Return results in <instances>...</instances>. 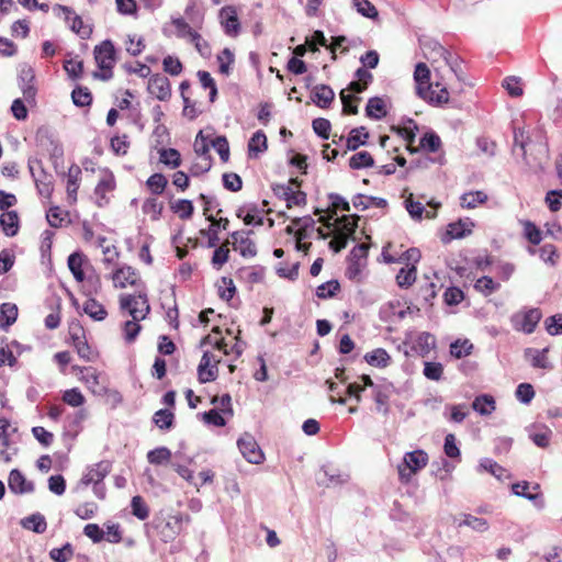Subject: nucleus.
I'll use <instances>...</instances> for the list:
<instances>
[{
    "mask_svg": "<svg viewBox=\"0 0 562 562\" xmlns=\"http://www.w3.org/2000/svg\"><path fill=\"white\" fill-rule=\"evenodd\" d=\"M116 190V179L114 173L109 168L100 169L99 181L94 188V195L97 198V205L103 207L110 202V194Z\"/></svg>",
    "mask_w": 562,
    "mask_h": 562,
    "instance_id": "6e6552de",
    "label": "nucleus"
},
{
    "mask_svg": "<svg viewBox=\"0 0 562 562\" xmlns=\"http://www.w3.org/2000/svg\"><path fill=\"white\" fill-rule=\"evenodd\" d=\"M374 159L369 151H360L352 155L349 159V167L351 169H362L373 167Z\"/></svg>",
    "mask_w": 562,
    "mask_h": 562,
    "instance_id": "3c124183",
    "label": "nucleus"
},
{
    "mask_svg": "<svg viewBox=\"0 0 562 562\" xmlns=\"http://www.w3.org/2000/svg\"><path fill=\"white\" fill-rule=\"evenodd\" d=\"M119 306L122 312H127L135 321H144L150 313L146 289L138 290L133 294H121L119 296Z\"/></svg>",
    "mask_w": 562,
    "mask_h": 562,
    "instance_id": "20e7f679",
    "label": "nucleus"
},
{
    "mask_svg": "<svg viewBox=\"0 0 562 562\" xmlns=\"http://www.w3.org/2000/svg\"><path fill=\"white\" fill-rule=\"evenodd\" d=\"M35 142L36 146L43 151H49L54 146V139L50 130L46 126L38 127L35 133Z\"/></svg>",
    "mask_w": 562,
    "mask_h": 562,
    "instance_id": "de8ad7c7",
    "label": "nucleus"
},
{
    "mask_svg": "<svg viewBox=\"0 0 562 562\" xmlns=\"http://www.w3.org/2000/svg\"><path fill=\"white\" fill-rule=\"evenodd\" d=\"M71 100L75 105L83 108L92 103V93L87 87L77 86L71 92Z\"/></svg>",
    "mask_w": 562,
    "mask_h": 562,
    "instance_id": "a18cd8bd",
    "label": "nucleus"
},
{
    "mask_svg": "<svg viewBox=\"0 0 562 562\" xmlns=\"http://www.w3.org/2000/svg\"><path fill=\"white\" fill-rule=\"evenodd\" d=\"M339 95L342 103V113L346 115L358 114V103L361 101V98L347 93L346 90H341Z\"/></svg>",
    "mask_w": 562,
    "mask_h": 562,
    "instance_id": "49530a36",
    "label": "nucleus"
},
{
    "mask_svg": "<svg viewBox=\"0 0 562 562\" xmlns=\"http://www.w3.org/2000/svg\"><path fill=\"white\" fill-rule=\"evenodd\" d=\"M33 80H34V75H33L31 69H29L26 71H23V75H22V81H23L22 91H23L24 99L27 102L34 101V99H35L36 89H35V87L33 85Z\"/></svg>",
    "mask_w": 562,
    "mask_h": 562,
    "instance_id": "13d9d810",
    "label": "nucleus"
},
{
    "mask_svg": "<svg viewBox=\"0 0 562 562\" xmlns=\"http://www.w3.org/2000/svg\"><path fill=\"white\" fill-rule=\"evenodd\" d=\"M111 470L112 462L110 460H101L87 469L81 482L85 485L99 484L106 477Z\"/></svg>",
    "mask_w": 562,
    "mask_h": 562,
    "instance_id": "a211bd4d",
    "label": "nucleus"
},
{
    "mask_svg": "<svg viewBox=\"0 0 562 562\" xmlns=\"http://www.w3.org/2000/svg\"><path fill=\"white\" fill-rule=\"evenodd\" d=\"M441 147V139L440 137L434 133L428 132L426 133L420 139H419V148L428 151V153H436Z\"/></svg>",
    "mask_w": 562,
    "mask_h": 562,
    "instance_id": "5fc2aeb1",
    "label": "nucleus"
},
{
    "mask_svg": "<svg viewBox=\"0 0 562 562\" xmlns=\"http://www.w3.org/2000/svg\"><path fill=\"white\" fill-rule=\"evenodd\" d=\"M488 196L483 191H470L460 196V205L462 209H475L487 201Z\"/></svg>",
    "mask_w": 562,
    "mask_h": 562,
    "instance_id": "2f4dec72",
    "label": "nucleus"
},
{
    "mask_svg": "<svg viewBox=\"0 0 562 562\" xmlns=\"http://www.w3.org/2000/svg\"><path fill=\"white\" fill-rule=\"evenodd\" d=\"M109 279L112 281L113 288L117 290L132 288L137 292L146 289L139 271L126 263L115 265L109 274Z\"/></svg>",
    "mask_w": 562,
    "mask_h": 562,
    "instance_id": "39448f33",
    "label": "nucleus"
},
{
    "mask_svg": "<svg viewBox=\"0 0 562 562\" xmlns=\"http://www.w3.org/2000/svg\"><path fill=\"white\" fill-rule=\"evenodd\" d=\"M548 351V348L542 350L528 348L525 351V357L530 361L533 368L547 369L549 368V361L547 357Z\"/></svg>",
    "mask_w": 562,
    "mask_h": 562,
    "instance_id": "c9c22d12",
    "label": "nucleus"
},
{
    "mask_svg": "<svg viewBox=\"0 0 562 562\" xmlns=\"http://www.w3.org/2000/svg\"><path fill=\"white\" fill-rule=\"evenodd\" d=\"M473 227L474 222L470 217L452 222L447 225L446 233L441 236V241L448 244L452 239L463 238L472 233Z\"/></svg>",
    "mask_w": 562,
    "mask_h": 562,
    "instance_id": "ddd939ff",
    "label": "nucleus"
},
{
    "mask_svg": "<svg viewBox=\"0 0 562 562\" xmlns=\"http://www.w3.org/2000/svg\"><path fill=\"white\" fill-rule=\"evenodd\" d=\"M532 137L528 134L525 128L516 127L514 130V144L521 149L522 158L527 164H531L528 158L527 147H530V150H536L540 155H547L548 153V143L544 136V133L541 128H536L532 132Z\"/></svg>",
    "mask_w": 562,
    "mask_h": 562,
    "instance_id": "7ed1b4c3",
    "label": "nucleus"
},
{
    "mask_svg": "<svg viewBox=\"0 0 562 562\" xmlns=\"http://www.w3.org/2000/svg\"><path fill=\"white\" fill-rule=\"evenodd\" d=\"M159 161L175 169L181 165V155L175 148H162L159 150Z\"/></svg>",
    "mask_w": 562,
    "mask_h": 562,
    "instance_id": "8fccbe9b",
    "label": "nucleus"
},
{
    "mask_svg": "<svg viewBox=\"0 0 562 562\" xmlns=\"http://www.w3.org/2000/svg\"><path fill=\"white\" fill-rule=\"evenodd\" d=\"M48 224L54 228H60L71 223L70 214L68 211L59 206H50L46 213Z\"/></svg>",
    "mask_w": 562,
    "mask_h": 562,
    "instance_id": "393cba45",
    "label": "nucleus"
},
{
    "mask_svg": "<svg viewBox=\"0 0 562 562\" xmlns=\"http://www.w3.org/2000/svg\"><path fill=\"white\" fill-rule=\"evenodd\" d=\"M374 403L376 405V411L382 413L383 415H387L390 407V392L386 387L375 386L373 393Z\"/></svg>",
    "mask_w": 562,
    "mask_h": 562,
    "instance_id": "c03bdc74",
    "label": "nucleus"
},
{
    "mask_svg": "<svg viewBox=\"0 0 562 562\" xmlns=\"http://www.w3.org/2000/svg\"><path fill=\"white\" fill-rule=\"evenodd\" d=\"M81 181V169L78 165H71L67 172V200L70 205L77 202V193Z\"/></svg>",
    "mask_w": 562,
    "mask_h": 562,
    "instance_id": "412c9836",
    "label": "nucleus"
},
{
    "mask_svg": "<svg viewBox=\"0 0 562 562\" xmlns=\"http://www.w3.org/2000/svg\"><path fill=\"white\" fill-rule=\"evenodd\" d=\"M542 317L539 308L532 307L515 313L512 318V326L517 331L532 334Z\"/></svg>",
    "mask_w": 562,
    "mask_h": 562,
    "instance_id": "1a4fd4ad",
    "label": "nucleus"
},
{
    "mask_svg": "<svg viewBox=\"0 0 562 562\" xmlns=\"http://www.w3.org/2000/svg\"><path fill=\"white\" fill-rule=\"evenodd\" d=\"M93 57L100 72H95L94 77L101 80H110L113 78V68L117 60L115 46L111 40H104L93 48Z\"/></svg>",
    "mask_w": 562,
    "mask_h": 562,
    "instance_id": "f03ea898",
    "label": "nucleus"
},
{
    "mask_svg": "<svg viewBox=\"0 0 562 562\" xmlns=\"http://www.w3.org/2000/svg\"><path fill=\"white\" fill-rule=\"evenodd\" d=\"M0 225L2 227L3 233L13 237L19 232V216L15 211H8L0 215Z\"/></svg>",
    "mask_w": 562,
    "mask_h": 562,
    "instance_id": "cd10ccee",
    "label": "nucleus"
},
{
    "mask_svg": "<svg viewBox=\"0 0 562 562\" xmlns=\"http://www.w3.org/2000/svg\"><path fill=\"white\" fill-rule=\"evenodd\" d=\"M369 138V132L364 126L355 127L350 131L346 139L347 150H356L361 145H366Z\"/></svg>",
    "mask_w": 562,
    "mask_h": 562,
    "instance_id": "c85d7f7f",
    "label": "nucleus"
},
{
    "mask_svg": "<svg viewBox=\"0 0 562 562\" xmlns=\"http://www.w3.org/2000/svg\"><path fill=\"white\" fill-rule=\"evenodd\" d=\"M74 555V549L70 543H66L61 548H54L49 552V557L55 562H68Z\"/></svg>",
    "mask_w": 562,
    "mask_h": 562,
    "instance_id": "774afa93",
    "label": "nucleus"
},
{
    "mask_svg": "<svg viewBox=\"0 0 562 562\" xmlns=\"http://www.w3.org/2000/svg\"><path fill=\"white\" fill-rule=\"evenodd\" d=\"M74 370H79L80 373L86 372L81 380L93 393H101L104 390V386L100 384V374L95 369L74 367Z\"/></svg>",
    "mask_w": 562,
    "mask_h": 562,
    "instance_id": "473e14b6",
    "label": "nucleus"
},
{
    "mask_svg": "<svg viewBox=\"0 0 562 562\" xmlns=\"http://www.w3.org/2000/svg\"><path fill=\"white\" fill-rule=\"evenodd\" d=\"M352 4L362 16L371 20L378 19V9L369 0H352Z\"/></svg>",
    "mask_w": 562,
    "mask_h": 562,
    "instance_id": "4d7b16f0",
    "label": "nucleus"
},
{
    "mask_svg": "<svg viewBox=\"0 0 562 562\" xmlns=\"http://www.w3.org/2000/svg\"><path fill=\"white\" fill-rule=\"evenodd\" d=\"M391 131L406 142V148L409 153H417L418 148L414 147V143L416 139L418 126L414 120H408L407 125L405 126L392 125Z\"/></svg>",
    "mask_w": 562,
    "mask_h": 562,
    "instance_id": "aec40b11",
    "label": "nucleus"
},
{
    "mask_svg": "<svg viewBox=\"0 0 562 562\" xmlns=\"http://www.w3.org/2000/svg\"><path fill=\"white\" fill-rule=\"evenodd\" d=\"M131 507H132V514L139 520H145L148 518L149 507L142 496H139V495L134 496L131 502Z\"/></svg>",
    "mask_w": 562,
    "mask_h": 562,
    "instance_id": "052dcab7",
    "label": "nucleus"
},
{
    "mask_svg": "<svg viewBox=\"0 0 562 562\" xmlns=\"http://www.w3.org/2000/svg\"><path fill=\"white\" fill-rule=\"evenodd\" d=\"M55 10L64 13L66 22L69 24L72 32L78 34L82 40H87L92 34V29L86 25L80 15H77L69 7L57 4Z\"/></svg>",
    "mask_w": 562,
    "mask_h": 562,
    "instance_id": "2eb2a0df",
    "label": "nucleus"
},
{
    "mask_svg": "<svg viewBox=\"0 0 562 562\" xmlns=\"http://www.w3.org/2000/svg\"><path fill=\"white\" fill-rule=\"evenodd\" d=\"M385 102L382 98L373 97L368 100L366 114L370 119L380 120L386 115Z\"/></svg>",
    "mask_w": 562,
    "mask_h": 562,
    "instance_id": "f704fd0d",
    "label": "nucleus"
},
{
    "mask_svg": "<svg viewBox=\"0 0 562 562\" xmlns=\"http://www.w3.org/2000/svg\"><path fill=\"white\" fill-rule=\"evenodd\" d=\"M142 210L144 214L149 215L153 221H157L164 210V203L157 198H148L144 201Z\"/></svg>",
    "mask_w": 562,
    "mask_h": 562,
    "instance_id": "09e8293b",
    "label": "nucleus"
},
{
    "mask_svg": "<svg viewBox=\"0 0 562 562\" xmlns=\"http://www.w3.org/2000/svg\"><path fill=\"white\" fill-rule=\"evenodd\" d=\"M237 446L243 457L250 463L260 464L265 460V454L258 446L254 436L245 432L237 441Z\"/></svg>",
    "mask_w": 562,
    "mask_h": 562,
    "instance_id": "9b49d317",
    "label": "nucleus"
},
{
    "mask_svg": "<svg viewBox=\"0 0 562 562\" xmlns=\"http://www.w3.org/2000/svg\"><path fill=\"white\" fill-rule=\"evenodd\" d=\"M439 67H435V80H431V74L425 63H418L414 71L416 82V94L425 102L442 106L449 102L448 82L446 75L439 74Z\"/></svg>",
    "mask_w": 562,
    "mask_h": 562,
    "instance_id": "f257e3e1",
    "label": "nucleus"
},
{
    "mask_svg": "<svg viewBox=\"0 0 562 562\" xmlns=\"http://www.w3.org/2000/svg\"><path fill=\"white\" fill-rule=\"evenodd\" d=\"M83 312L93 321H104L108 316V311L98 300L89 297L82 307Z\"/></svg>",
    "mask_w": 562,
    "mask_h": 562,
    "instance_id": "c756f323",
    "label": "nucleus"
},
{
    "mask_svg": "<svg viewBox=\"0 0 562 562\" xmlns=\"http://www.w3.org/2000/svg\"><path fill=\"white\" fill-rule=\"evenodd\" d=\"M160 538L165 542L172 541L182 532L183 529V517L182 515H172L168 519L156 525Z\"/></svg>",
    "mask_w": 562,
    "mask_h": 562,
    "instance_id": "4468645a",
    "label": "nucleus"
},
{
    "mask_svg": "<svg viewBox=\"0 0 562 562\" xmlns=\"http://www.w3.org/2000/svg\"><path fill=\"white\" fill-rule=\"evenodd\" d=\"M231 240H225L220 247H217L214 250L213 257H212V263L217 269L222 268L229 259V245Z\"/></svg>",
    "mask_w": 562,
    "mask_h": 562,
    "instance_id": "6e6d98bb",
    "label": "nucleus"
},
{
    "mask_svg": "<svg viewBox=\"0 0 562 562\" xmlns=\"http://www.w3.org/2000/svg\"><path fill=\"white\" fill-rule=\"evenodd\" d=\"M18 307L13 303H2L0 305V328L7 330L11 325L16 322Z\"/></svg>",
    "mask_w": 562,
    "mask_h": 562,
    "instance_id": "bb28decb",
    "label": "nucleus"
},
{
    "mask_svg": "<svg viewBox=\"0 0 562 562\" xmlns=\"http://www.w3.org/2000/svg\"><path fill=\"white\" fill-rule=\"evenodd\" d=\"M30 170L32 176L34 177L38 194L42 195L43 198L50 199L54 191L52 176L43 171L41 177H35L32 167H30Z\"/></svg>",
    "mask_w": 562,
    "mask_h": 562,
    "instance_id": "72a5a7b5",
    "label": "nucleus"
},
{
    "mask_svg": "<svg viewBox=\"0 0 562 562\" xmlns=\"http://www.w3.org/2000/svg\"><path fill=\"white\" fill-rule=\"evenodd\" d=\"M339 290V282L337 280H330L317 286L316 295L319 299L326 300L335 296Z\"/></svg>",
    "mask_w": 562,
    "mask_h": 562,
    "instance_id": "e2e57ef3",
    "label": "nucleus"
},
{
    "mask_svg": "<svg viewBox=\"0 0 562 562\" xmlns=\"http://www.w3.org/2000/svg\"><path fill=\"white\" fill-rule=\"evenodd\" d=\"M155 425L160 429H170L175 422V414L169 409H159L154 414Z\"/></svg>",
    "mask_w": 562,
    "mask_h": 562,
    "instance_id": "bf43d9fd",
    "label": "nucleus"
},
{
    "mask_svg": "<svg viewBox=\"0 0 562 562\" xmlns=\"http://www.w3.org/2000/svg\"><path fill=\"white\" fill-rule=\"evenodd\" d=\"M21 525L27 530L36 533H44L47 529V522L42 514H33L22 519Z\"/></svg>",
    "mask_w": 562,
    "mask_h": 562,
    "instance_id": "4c0bfd02",
    "label": "nucleus"
},
{
    "mask_svg": "<svg viewBox=\"0 0 562 562\" xmlns=\"http://www.w3.org/2000/svg\"><path fill=\"white\" fill-rule=\"evenodd\" d=\"M98 241H99V246L102 247V252L104 256L103 262L105 265H114L120 257V252H119L117 248L114 245L104 246L103 244L106 241V238L104 236H100L98 238Z\"/></svg>",
    "mask_w": 562,
    "mask_h": 562,
    "instance_id": "680f3d73",
    "label": "nucleus"
},
{
    "mask_svg": "<svg viewBox=\"0 0 562 562\" xmlns=\"http://www.w3.org/2000/svg\"><path fill=\"white\" fill-rule=\"evenodd\" d=\"M274 195L286 202V207L302 206L306 204V193L301 190H294L290 184L272 186Z\"/></svg>",
    "mask_w": 562,
    "mask_h": 562,
    "instance_id": "f8f14e48",
    "label": "nucleus"
},
{
    "mask_svg": "<svg viewBox=\"0 0 562 562\" xmlns=\"http://www.w3.org/2000/svg\"><path fill=\"white\" fill-rule=\"evenodd\" d=\"M68 334L69 341L80 359L87 362L95 360L98 352H95L88 344L86 329L79 321H72L69 324Z\"/></svg>",
    "mask_w": 562,
    "mask_h": 562,
    "instance_id": "0eeeda50",
    "label": "nucleus"
},
{
    "mask_svg": "<svg viewBox=\"0 0 562 562\" xmlns=\"http://www.w3.org/2000/svg\"><path fill=\"white\" fill-rule=\"evenodd\" d=\"M250 232H233L231 234V243L235 250H238L244 258H252L257 255V247L252 239L249 238Z\"/></svg>",
    "mask_w": 562,
    "mask_h": 562,
    "instance_id": "f3484780",
    "label": "nucleus"
},
{
    "mask_svg": "<svg viewBox=\"0 0 562 562\" xmlns=\"http://www.w3.org/2000/svg\"><path fill=\"white\" fill-rule=\"evenodd\" d=\"M171 459V451L166 447L156 448L147 453V460L151 464H162Z\"/></svg>",
    "mask_w": 562,
    "mask_h": 562,
    "instance_id": "69168bd1",
    "label": "nucleus"
},
{
    "mask_svg": "<svg viewBox=\"0 0 562 562\" xmlns=\"http://www.w3.org/2000/svg\"><path fill=\"white\" fill-rule=\"evenodd\" d=\"M267 136L262 131H257L248 143L249 157H258L259 154L267 149Z\"/></svg>",
    "mask_w": 562,
    "mask_h": 562,
    "instance_id": "e433bc0d",
    "label": "nucleus"
},
{
    "mask_svg": "<svg viewBox=\"0 0 562 562\" xmlns=\"http://www.w3.org/2000/svg\"><path fill=\"white\" fill-rule=\"evenodd\" d=\"M221 24L229 36H236L240 32V23L237 9L234 5H225L220 10Z\"/></svg>",
    "mask_w": 562,
    "mask_h": 562,
    "instance_id": "6ab92c4d",
    "label": "nucleus"
},
{
    "mask_svg": "<svg viewBox=\"0 0 562 562\" xmlns=\"http://www.w3.org/2000/svg\"><path fill=\"white\" fill-rule=\"evenodd\" d=\"M472 408L480 415L488 416L496 409V403L492 395L483 394L474 398Z\"/></svg>",
    "mask_w": 562,
    "mask_h": 562,
    "instance_id": "7c9ffc66",
    "label": "nucleus"
},
{
    "mask_svg": "<svg viewBox=\"0 0 562 562\" xmlns=\"http://www.w3.org/2000/svg\"><path fill=\"white\" fill-rule=\"evenodd\" d=\"M147 90L151 95L156 97L160 101H167L171 97L170 81L161 74H155L149 77Z\"/></svg>",
    "mask_w": 562,
    "mask_h": 562,
    "instance_id": "dca6fc26",
    "label": "nucleus"
},
{
    "mask_svg": "<svg viewBox=\"0 0 562 562\" xmlns=\"http://www.w3.org/2000/svg\"><path fill=\"white\" fill-rule=\"evenodd\" d=\"M417 277L416 266L412 265L411 267H403L398 273L396 274V283L400 288H409L414 284Z\"/></svg>",
    "mask_w": 562,
    "mask_h": 562,
    "instance_id": "37998d69",
    "label": "nucleus"
},
{
    "mask_svg": "<svg viewBox=\"0 0 562 562\" xmlns=\"http://www.w3.org/2000/svg\"><path fill=\"white\" fill-rule=\"evenodd\" d=\"M167 184V178L159 172L151 175L146 181V187L148 188V190L156 195L162 194Z\"/></svg>",
    "mask_w": 562,
    "mask_h": 562,
    "instance_id": "864d4df0",
    "label": "nucleus"
},
{
    "mask_svg": "<svg viewBox=\"0 0 562 562\" xmlns=\"http://www.w3.org/2000/svg\"><path fill=\"white\" fill-rule=\"evenodd\" d=\"M130 140L126 134L111 138V149L116 156H125L130 148Z\"/></svg>",
    "mask_w": 562,
    "mask_h": 562,
    "instance_id": "338daca9",
    "label": "nucleus"
},
{
    "mask_svg": "<svg viewBox=\"0 0 562 562\" xmlns=\"http://www.w3.org/2000/svg\"><path fill=\"white\" fill-rule=\"evenodd\" d=\"M366 361L373 367L385 368L389 366L391 357L383 348H376L364 356Z\"/></svg>",
    "mask_w": 562,
    "mask_h": 562,
    "instance_id": "79ce46f5",
    "label": "nucleus"
},
{
    "mask_svg": "<svg viewBox=\"0 0 562 562\" xmlns=\"http://www.w3.org/2000/svg\"><path fill=\"white\" fill-rule=\"evenodd\" d=\"M63 402L71 407H79L85 404V396L79 389L74 387L63 393Z\"/></svg>",
    "mask_w": 562,
    "mask_h": 562,
    "instance_id": "0e129e2a",
    "label": "nucleus"
},
{
    "mask_svg": "<svg viewBox=\"0 0 562 562\" xmlns=\"http://www.w3.org/2000/svg\"><path fill=\"white\" fill-rule=\"evenodd\" d=\"M428 454L424 450H414L404 454L403 461L397 464L400 482L408 484L413 476L428 464Z\"/></svg>",
    "mask_w": 562,
    "mask_h": 562,
    "instance_id": "423d86ee",
    "label": "nucleus"
},
{
    "mask_svg": "<svg viewBox=\"0 0 562 562\" xmlns=\"http://www.w3.org/2000/svg\"><path fill=\"white\" fill-rule=\"evenodd\" d=\"M8 483L11 492L15 494H23L33 491V485L27 483L22 472L16 469L10 472Z\"/></svg>",
    "mask_w": 562,
    "mask_h": 562,
    "instance_id": "a878e982",
    "label": "nucleus"
},
{
    "mask_svg": "<svg viewBox=\"0 0 562 562\" xmlns=\"http://www.w3.org/2000/svg\"><path fill=\"white\" fill-rule=\"evenodd\" d=\"M383 256L386 262L392 263L396 261H404L405 266L411 267L412 265L416 266V263L419 261L422 255L419 249L417 248H409L407 249L398 259L395 257L387 255L385 250H383Z\"/></svg>",
    "mask_w": 562,
    "mask_h": 562,
    "instance_id": "a19ab883",
    "label": "nucleus"
},
{
    "mask_svg": "<svg viewBox=\"0 0 562 562\" xmlns=\"http://www.w3.org/2000/svg\"><path fill=\"white\" fill-rule=\"evenodd\" d=\"M501 288L498 282H495L491 277L483 276L476 280L474 289L481 294L488 296Z\"/></svg>",
    "mask_w": 562,
    "mask_h": 562,
    "instance_id": "603ef678",
    "label": "nucleus"
},
{
    "mask_svg": "<svg viewBox=\"0 0 562 562\" xmlns=\"http://www.w3.org/2000/svg\"><path fill=\"white\" fill-rule=\"evenodd\" d=\"M170 210L179 216L181 220H189L194 213V206L192 201L187 199H180L170 203Z\"/></svg>",
    "mask_w": 562,
    "mask_h": 562,
    "instance_id": "ea45409f",
    "label": "nucleus"
},
{
    "mask_svg": "<svg viewBox=\"0 0 562 562\" xmlns=\"http://www.w3.org/2000/svg\"><path fill=\"white\" fill-rule=\"evenodd\" d=\"M218 370L210 362L209 351H205L198 367V379L201 383L214 381L217 378Z\"/></svg>",
    "mask_w": 562,
    "mask_h": 562,
    "instance_id": "5701e85b",
    "label": "nucleus"
},
{
    "mask_svg": "<svg viewBox=\"0 0 562 562\" xmlns=\"http://www.w3.org/2000/svg\"><path fill=\"white\" fill-rule=\"evenodd\" d=\"M357 220H359L358 216H352V221H350V217L347 215H344L339 220L341 227L335 232L331 240L329 241V248L333 251L339 252L346 248L348 238L353 235L356 231Z\"/></svg>",
    "mask_w": 562,
    "mask_h": 562,
    "instance_id": "9d476101",
    "label": "nucleus"
},
{
    "mask_svg": "<svg viewBox=\"0 0 562 562\" xmlns=\"http://www.w3.org/2000/svg\"><path fill=\"white\" fill-rule=\"evenodd\" d=\"M334 98L335 93L333 89L326 85L316 86L312 91L313 102L322 109H327L334 101Z\"/></svg>",
    "mask_w": 562,
    "mask_h": 562,
    "instance_id": "b1692460",
    "label": "nucleus"
},
{
    "mask_svg": "<svg viewBox=\"0 0 562 562\" xmlns=\"http://www.w3.org/2000/svg\"><path fill=\"white\" fill-rule=\"evenodd\" d=\"M462 519L458 522V527H470L474 531L484 532L488 529L490 525L486 519L479 518L470 514H462Z\"/></svg>",
    "mask_w": 562,
    "mask_h": 562,
    "instance_id": "58836bf2",
    "label": "nucleus"
},
{
    "mask_svg": "<svg viewBox=\"0 0 562 562\" xmlns=\"http://www.w3.org/2000/svg\"><path fill=\"white\" fill-rule=\"evenodd\" d=\"M67 265L75 280L78 282H83L86 279L83 268L86 266H89L88 257L81 251H75L71 255H69Z\"/></svg>",
    "mask_w": 562,
    "mask_h": 562,
    "instance_id": "4be33fe9",
    "label": "nucleus"
}]
</instances>
